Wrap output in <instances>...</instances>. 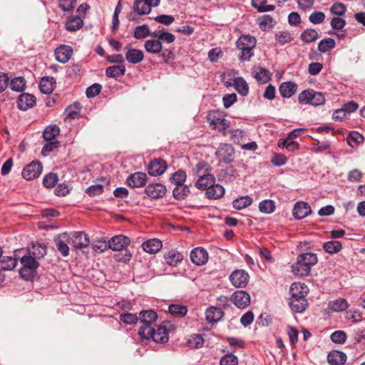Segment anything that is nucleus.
I'll list each match as a JSON object with an SVG mask.
<instances>
[{"label":"nucleus","mask_w":365,"mask_h":365,"mask_svg":"<svg viewBox=\"0 0 365 365\" xmlns=\"http://www.w3.org/2000/svg\"><path fill=\"white\" fill-rule=\"evenodd\" d=\"M158 319V314L153 310H145L139 313V320L142 325L139 328L140 337L150 336L152 328Z\"/></svg>","instance_id":"f257e3e1"},{"label":"nucleus","mask_w":365,"mask_h":365,"mask_svg":"<svg viewBox=\"0 0 365 365\" xmlns=\"http://www.w3.org/2000/svg\"><path fill=\"white\" fill-rule=\"evenodd\" d=\"M256 39L250 35L241 36L236 42L237 48L241 51L240 59L241 61H249L254 55L253 49L256 46Z\"/></svg>","instance_id":"f03ea898"},{"label":"nucleus","mask_w":365,"mask_h":365,"mask_svg":"<svg viewBox=\"0 0 365 365\" xmlns=\"http://www.w3.org/2000/svg\"><path fill=\"white\" fill-rule=\"evenodd\" d=\"M299 101L300 103L310 104L312 106H318L324 103L325 98L320 92L313 90H305L299 95Z\"/></svg>","instance_id":"7ed1b4c3"},{"label":"nucleus","mask_w":365,"mask_h":365,"mask_svg":"<svg viewBox=\"0 0 365 365\" xmlns=\"http://www.w3.org/2000/svg\"><path fill=\"white\" fill-rule=\"evenodd\" d=\"M207 119L213 129L224 131L228 127L227 120L221 112L215 110L210 112L207 115Z\"/></svg>","instance_id":"20e7f679"},{"label":"nucleus","mask_w":365,"mask_h":365,"mask_svg":"<svg viewBox=\"0 0 365 365\" xmlns=\"http://www.w3.org/2000/svg\"><path fill=\"white\" fill-rule=\"evenodd\" d=\"M231 284L237 288H244L249 282L250 276L248 273L243 269H236L230 275Z\"/></svg>","instance_id":"39448f33"},{"label":"nucleus","mask_w":365,"mask_h":365,"mask_svg":"<svg viewBox=\"0 0 365 365\" xmlns=\"http://www.w3.org/2000/svg\"><path fill=\"white\" fill-rule=\"evenodd\" d=\"M215 155L219 161L228 163L233 161L235 152L231 145L222 144L216 151Z\"/></svg>","instance_id":"423d86ee"},{"label":"nucleus","mask_w":365,"mask_h":365,"mask_svg":"<svg viewBox=\"0 0 365 365\" xmlns=\"http://www.w3.org/2000/svg\"><path fill=\"white\" fill-rule=\"evenodd\" d=\"M150 335L141 339L147 340L152 339L156 343H165L168 341V331L164 325H160L157 329L153 327Z\"/></svg>","instance_id":"0eeeda50"},{"label":"nucleus","mask_w":365,"mask_h":365,"mask_svg":"<svg viewBox=\"0 0 365 365\" xmlns=\"http://www.w3.org/2000/svg\"><path fill=\"white\" fill-rule=\"evenodd\" d=\"M130 242V239L128 237L116 235L108 242V248L113 251H123L129 245Z\"/></svg>","instance_id":"6e6552de"},{"label":"nucleus","mask_w":365,"mask_h":365,"mask_svg":"<svg viewBox=\"0 0 365 365\" xmlns=\"http://www.w3.org/2000/svg\"><path fill=\"white\" fill-rule=\"evenodd\" d=\"M56 248L63 257L69 255V247L68 244H71V237L66 232L58 235L54 239Z\"/></svg>","instance_id":"1a4fd4ad"},{"label":"nucleus","mask_w":365,"mask_h":365,"mask_svg":"<svg viewBox=\"0 0 365 365\" xmlns=\"http://www.w3.org/2000/svg\"><path fill=\"white\" fill-rule=\"evenodd\" d=\"M231 300L240 309H245L250 304V294L243 290L235 292L232 295Z\"/></svg>","instance_id":"9d476101"},{"label":"nucleus","mask_w":365,"mask_h":365,"mask_svg":"<svg viewBox=\"0 0 365 365\" xmlns=\"http://www.w3.org/2000/svg\"><path fill=\"white\" fill-rule=\"evenodd\" d=\"M42 171V166L38 162H31L22 171V176L27 180H32L39 176Z\"/></svg>","instance_id":"9b49d317"},{"label":"nucleus","mask_w":365,"mask_h":365,"mask_svg":"<svg viewBox=\"0 0 365 365\" xmlns=\"http://www.w3.org/2000/svg\"><path fill=\"white\" fill-rule=\"evenodd\" d=\"M167 169V163L162 159L152 160L148 166V172L152 176L161 175Z\"/></svg>","instance_id":"f8f14e48"},{"label":"nucleus","mask_w":365,"mask_h":365,"mask_svg":"<svg viewBox=\"0 0 365 365\" xmlns=\"http://www.w3.org/2000/svg\"><path fill=\"white\" fill-rule=\"evenodd\" d=\"M166 187L161 183H154L148 185L145 192L146 195L152 199L163 197L166 193Z\"/></svg>","instance_id":"ddd939ff"},{"label":"nucleus","mask_w":365,"mask_h":365,"mask_svg":"<svg viewBox=\"0 0 365 365\" xmlns=\"http://www.w3.org/2000/svg\"><path fill=\"white\" fill-rule=\"evenodd\" d=\"M191 261L196 265L205 264L208 259V253L206 250L201 247H196L190 253Z\"/></svg>","instance_id":"4468645a"},{"label":"nucleus","mask_w":365,"mask_h":365,"mask_svg":"<svg viewBox=\"0 0 365 365\" xmlns=\"http://www.w3.org/2000/svg\"><path fill=\"white\" fill-rule=\"evenodd\" d=\"M90 243L88 235L83 232H76L71 238V245L75 249H83L88 246Z\"/></svg>","instance_id":"2eb2a0df"},{"label":"nucleus","mask_w":365,"mask_h":365,"mask_svg":"<svg viewBox=\"0 0 365 365\" xmlns=\"http://www.w3.org/2000/svg\"><path fill=\"white\" fill-rule=\"evenodd\" d=\"M312 212V210L308 203L304 202H297L293 208L292 213L297 220L303 219Z\"/></svg>","instance_id":"dca6fc26"},{"label":"nucleus","mask_w":365,"mask_h":365,"mask_svg":"<svg viewBox=\"0 0 365 365\" xmlns=\"http://www.w3.org/2000/svg\"><path fill=\"white\" fill-rule=\"evenodd\" d=\"M73 49L69 46H61L55 51L56 59L60 63H65L71 58Z\"/></svg>","instance_id":"f3484780"},{"label":"nucleus","mask_w":365,"mask_h":365,"mask_svg":"<svg viewBox=\"0 0 365 365\" xmlns=\"http://www.w3.org/2000/svg\"><path fill=\"white\" fill-rule=\"evenodd\" d=\"M147 181V175L144 173L137 172L130 175L127 179L129 186L133 187H140L145 185Z\"/></svg>","instance_id":"a211bd4d"},{"label":"nucleus","mask_w":365,"mask_h":365,"mask_svg":"<svg viewBox=\"0 0 365 365\" xmlns=\"http://www.w3.org/2000/svg\"><path fill=\"white\" fill-rule=\"evenodd\" d=\"M36 103V97L29 93H23L20 95L18 100L19 108L22 110H26L33 107Z\"/></svg>","instance_id":"6ab92c4d"},{"label":"nucleus","mask_w":365,"mask_h":365,"mask_svg":"<svg viewBox=\"0 0 365 365\" xmlns=\"http://www.w3.org/2000/svg\"><path fill=\"white\" fill-rule=\"evenodd\" d=\"M19 259H20V262L23 264V268L36 270L39 267L38 259L30 251H27L25 255Z\"/></svg>","instance_id":"aec40b11"},{"label":"nucleus","mask_w":365,"mask_h":365,"mask_svg":"<svg viewBox=\"0 0 365 365\" xmlns=\"http://www.w3.org/2000/svg\"><path fill=\"white\" fill-rule=\"evenodd\" d=\"M214 182H215V178L210 173H207L199 177L195 182V186L200 190H207Z\"/></svg>","instance_id":"412c9836"},{"label":"nucleus","mask_w":365,"mask_h":365,"mask_svg":"<svg viewBox=\"0 0 365 365\" xmlns=\"http://www.w3.org/2000/svg\"><path fill=\"white\" fill-rule=\"evenodd\" d=\"M162 247V242L155 238L148 240L142 244L143 250L149 254H155L158 252Z\"/></svg>","instance_id":"4be33fe9"},{"label":"nucleus","mask_w":365,"mask_h":365,"mask_svg":"<svg viewBox=\"0 0 365 365\" xmlns=\"http://www.w3.org/2000/svg\"><path fill=\"white\" fill-rule=\"evenodd\" d=\"M206 320L210 324L219 322L223 317L224 312L220 308L210 307L205 312Z\"/></svg>","instance_id":"5701e85b"},{"label":"nucleus","mask_w":365,"mask_h":365,"mask_svg":"<svg viewBox=\"0 0 365 365\" xmlns=\"http://www.w3.org/2000/svg\"><path fill=\"white\" fill-rule=\"evenodd\" d=\"M289 306L294 312H302L307 306V301L305 297H290Z\"/></svg>","instance_id":"b1692460"},{"label":"nucleus","mask_w":365,"mask_h":365,"mask_svg":"<svg viewBox=\"0 0 365 365\" xmlns=\"http://www.w3.org/2000/svg\"><path fill=\"white\" fill-rule=\"evenodd\" d=\"M166 263L172 267H176L183 259V255L177 250H169L165 254Z\"/></svg>","instance_id":"393cba45"},{"label":"nucleus","mask_w":365,"mask_h":365,"mask_svg":"<svg viewBox=\"0 0 365 365\" xmlns=\"http://www.w3.org/2000/svg\"><path fill=\"white\" fill-rule=\"evenodd\" d=\"M307 292V286L299 282L292 283L289 289L290 297H306Z\"/></svg>","instance_id":"a878e982"},{"label":"nucleus","mask_w":365,"mask_h":365,"mask_svg":"<svg viewBox=\"0 0 365 365\" xmlns=\"http://www.w3.org/2000/svg\"><path fill=\"white\" fill-rule=\"evenodd\" d=\"M346 360L344 353L339 351H332L327 356V361L331 365H342Z\"/></svg>","instance_id":"bb28decb"},{"label":"nucleus","mask_w":365,"mask_h":365,"mask_svg":"<svg viewBox=\"0 0 365 365\" xmlns=\"http://www.w3.org/2000/svg\"><path fill=\"white\" fill-rule=\"evenodd\" d=\"M297 259L303 265L306 266L309 270H311V267L317 262V255L311 252L299 255Z\"/></svg>","instance_id":"cd10ccee"},{"label":"nucleus","mask_w":365,"mask_h":365,"mask_svg":"<svg viewBox=\"0 0 365 365\" xmlns=\"http://www.w3.org/2000/svg\"><path fill=\"white\" fill-rule=\"evenodd\" d=\"M225 194V188L219 185L213 183L207 189L206 195L210 199H218L222 197Z\"/></svg>","instance_id":"c85d7f7f"},{"label":"nucleus","mask_w":365,"mask_h":365,"mask_svg":"<svg viewBox=\"0 0 365 365\" xmlns=\"http://www.w3.org/2000/svg\"><path fill=\"white\" fill-rule=\"evenodd\" d=\"M150 36L155 38H157L160 41V42H165L167 43H173L175 37V36L169 33L168 31H165V30H158L154 32H153Z\"/></svg>","instance_id":"c756f323"},{"label":"nucleus","mask_w":365,"mask_h":365,"mask_svg":"<svg viewBox=\"0 0 365 365\" xmlns=\"http://www.w3.org/2000/svg\"><path fill=\"white\" fill-rule=\"evenodd\" d=\"M144 48L150 53H159L163 48L162 43L158 39H149L145 42Z\"/></svg>","instance_id":"7c9ffc66"},{"label":"nucleus","mask_w":365,"mask_h":365,"mask_svg":"<svg viewBox=\"0 0 365 365\" xmlns=\"http://www.w3.org/2000/svg\"><path fill=\"white\" fill-rule=\"evenodd\" d=\"M144 55L143 51L135 48L129 49L125 53L126 60L133 64L138 63L143 61Z\"/></svg>","instance_id":"2f4dec72"},{"label":"nucleus","mask_w":365,"mask_h":365,"mask_svg":"<svg viewBox=\"0 0 365 365\" xmlns=\"http://www.w3.org/2000/svg\"><path fill=\"white\" fill-rule=\"evenodd\" d=\"M297 91V85L292 82L282 83L279 86V93L284 98L292 96Z\"/></svg>","instance_id":"473e14b6"},{"label":"nucleus","mask_w":365,"mask_h":365,"mask_svg":"<svg viewBox=\"0 0 365 365\" xmlns=\"http://www.w3.org/2000/svg\"><path fill=\"white\" fill-rule=\"evenodd\" d=\"M54 84L55 79L53 77H43L40 81V90L45 94H49L53 91Z\"/></svg>","instance_id":"72a5a7b5"},{"label":"nucleus","mask_w":365,"mask_h":365,"mask_svg":"<svg viewBox=\"0 0 365 365\" xmlns=\"http://www.w3.org/2000/svg\"><path fill=\"white\" fill-rule=\"evenodd\" d=\"M233 86L242 96H247L249 93L248 84L242 77H238L233 80Z\"/></svg>","instance_id":"f704fd0d"},{"label":"nucleus","mask_w":365,"mask_h":365,"mask_svg":"<svg viewBox=\"0 0 365 365\" xmlns=\"http://www.w3.org/2000/svg\"><path fill=\"white\" fill-rule=\"evenodd\" d=\"M133 11L138 15H147L150 13L151 9L145 0H135L133 5Z\"/></svg>","instance_id":"c9c22d12"},{"label":"nucleus","mask_w":365,"mask_h":365,"mask_svg":"<svg viewBox=\"0 0 365 365\" xmlns=\"http://www.w3.org/2000/svg\"><path fill=\"white\" fill-rule=\"evenodd\" d=\"M125 67L123 64L109 66L106 70V75L110 78H118L125 74Z\"/></svg>","instance_id":"e433bc0d"},{"label":"nucleus","mask_w":365,"mask_h":365,"mask_svg":"<svg viewBox=\"0 0 365 365\" xmlns=\"http://www.w3.org/2000/svg\"><path fill=\"white\" fill-rule=\"evenodd\" d=\"M168 312L175 317H183L187 313V308L182 304H172L168 307Z\"/></svg>","instance_id":"4c0bfd02"},{"label":"nucleus","mask_w":365,"mask_h":365,"mask_svg":"<svg viewBox=\"0 0 365 365\" xmlns=\"http://www.w3.org/2000/svg\"><path fill=\"white\" fill-rule=\"evenodd\" d=\"M28 251H30L34 257L40 259L46 255L47 247L44 244L36 242L32 244L31 250Z\"/></svg>","instance_id":"58836bf2"},{"label":"nucleus","mask_w":365,"mask_h":365,"mask_svg":"<svg viewBox=\"0 0 365 365\" xmlns=\"http://www.w3.org/2000/svg\"><path fill=\"white\" fill-rule=\"evenodd\" d=\"M19 257H17L15 255V257H4L1 261V267L3 270H11L14 269L17 265L18 259Z\"/></svg>","instance_id":"ea45409f"},{"label":"nucleus","mask_w":365,"mask_h":365,"mask_svg":"<svg viewBox=\"0 0 365 365\" xmlns=\"http://www.w3.org/2000/svg\"><path fill=\"white\" fill-rule=\"evenodd\" d=\"M335 46L336 42L333 38H326L319 42L317 48L321 53H327L331 51Z\"/></svg>","instance_id":"a19ab883"},{"label":"nucleus","mask_w":365,"mask_h":365,"mask_svg":"<svg viewBox=\"0 0 365 365\" xmlns=\"http://www.w3.org/2000/svg\"><path fill=\"white\" fill-rule=\"evenodd\" d=\"M319 38L317 31L313 29H309L304 31L301 35L300 38L304 43H310L315 41Z\"/></svg>","instance_id":"79ce46f5"},{"label":"nucleus","mask_w":365,"mask_h":365,"mask_svg":"<svg viewBox=\"0 0 365 365\" xmlns=\"http://www.w3.org/2000/svg\"><path fill=\"white\" fill-rule=\"evenodd\" d=\"M211 170L212 168L208 163L202 161L199 162L196 166L192 168V173L193 175L200 177V175L210 173Z\"/></svg>","instance_id":"37998d69"},{"label":"nucleus","mask_w":365,"mask_h":365,"mask_svg":"<svg viewBox=\"0 0 365 365\" xmlns=\"http://www.w3.org/2000/svg\"><path fill=\"white\" fill-rule=\"evenodd\" d=\"M253 200L249 195L242 196L235 199L233 202V207L237 210L244 209L252 205Z\"/></svg>","instance_id":"c03bdc74"},{"label":"nucleus","mask_w":365,"mask_h":365,"mask_svg":"<svg viewBox=\"0 0 365 365\" xmlns=\"http://www.w3.org/2000/svg\"><path fill=\"white\" fill-rule=\"evenodd\" d=\"M60 133V128L56 125H49L44 130L43 137L46 141H52Z\"/></svg>","instance_id":"a18cd8bd"},{"label":"nucleus","mask_w":365,"mask_h":365,"mask_svg":"<svg viewBox=\"0 0 365 365\" xmlns=\"http://www.w3.org/2000/svg\"><path fill=\"white\" fill-rule=\"evenodd\" d=\"M292 272L299 277H306L310 273V270L297 259V262L292 265Z\"/></svg>","instance_id":"49530a36"},{"label":"nucleus","mask_w":365,"mask_h":365,"mask_svg":"<svg viewBox=\"0 0 365 365\" xmlns=\"http://www.w3.org/2000/svg\"><path fill=\"white\" fill-rule=\"evenodd\" d=\"M364 136L356 131H351L346 138L347 143L352 148L364 142Z\"/></svg>","instance_id":"de8ad7c7"},{"label":"nucleus","mask_w":365,"mask_h":365,"mask_svg":"<svg viewBox=\"0 0 365 365\" xmlns=\"http://www.w3.org/2000/svg\"><path fill=\"white\" fill-rule=\"evenodd\" d=\"M348 307V302L346 299L339 298L329 303V308L334 312H341Z\"/></svg>","instance_id":"09e8293b"},{"label":"nucleus","mask_w":365,"mask_h":365,"mask_svg":"<svg viewBox=\"0 0 365 365\" xmlns=\"http://www.w3.org/2000/svg\"><path fill=\"white\" fill-rule=\"evenodd\" d=\"M83 20L78 16L69 19L66 24V28L69 31H76L83 26Z\"/></svg>","instance_id":"8fccbe9b"},{"label":"nucleus","mask_w":365,"mask_h":365,"mask_svg":"<svg viewBox=\"0 0 365 365\" xmlns=\"http://www.w3.org/2000/svg\"><path fill=\"white\" fill-rule=\"evenodd\" d=\"M341 247V243L339 241H329L323 245L324 250L331 255L338 253Z\"/></svg>","instance_id":"3c124183"},{"label":"nucleus","mask_w":365,"mask_h":365,"mask_svg":"<svg viewBox=\"0 0 365 365\" xmlns=\"http://www.w3.org/2000/svg\"><path fill=\"white\" fill-rule=\"evenodd\" d=\"M259 210L261 212L271 214L275 210V203L272 200H264L259 202Z\"/></svg>","instance_id":"603ef678"},{"label":"nucleus","mask_w":365,"mask_h":365,"mask_svg":"<svg viewBox=\"0 0 365 365\" xmlns=\"http://www.w3.org/2000/svg\"><path fill=\"white\" fill-rule=\"evenodd\" d=\"M190 192V190L187 185H176L173 189V197L177 200L184 199Z\"/></svg>","instance_id":"864d4df0"},{"label":"nucleus","mask_w":365,"mask_h":365,"mask_svg":"<svg viewBox=\"0 0 365 365\" xmlns=\"http://www.w3.org/2000/svg\"><path fill=\"white\" fill-rule=\"evenodd\" d=\"M203 344L204 339L200 334H192L187 341V344L190 348H200L202 346Z\"/></svg>","instance_id":"5fc2aeb1"},{"label":"nucleus","mask_w":365,"mask_h":365,"mask_svg":"<svg viewBox=\"0 0 365 365\" xmlns=\"http://www.w3.org/2000/svg\"><path fill=\"white\" fill-rule=\"evenodd\" d=\"M259 24L262 29L267 30L272 28L275 21L271 16L264 15L259 19Z\"/></svg>","instance_id":"6e6d98bb"},{"label":"nucleus","mask_w":365,"mask_h":365,"mask_svg":"<svg viewBox=\"0 0 365 365\" xmlns=\"http://www.w3.org/2000/svg\"><path fill=\"white\" fill-rule=\"evenodd\" d=\"M330 12L336 16H343L346 11V6L341 2H335L329 9Z\"/></svg>","instance_id":"4d7b16f0"},{"label":"nucleus","mask_w":365,"mask_h":365,"mask_svg":"<svg viewBox=\"0 0 365 365\" xmlns=\"http://www.w3.org/2000/svg\"><path fill=\"white\" fill-rule=\"evenodd\" d=\"M119 318L120 321L128 325L135 324L139 320V316L128 312L120 314Z\"/></svg>","instance_id":"13d9d810"},{"label":"nucleus","mask_w":365,"mask_h":365,"mask_svg":"<svg viewBox=\"0 0 365 365\" xmlns=\"http://www.w3.org/2000/svg\"><path fill=\"white\" fill-rule=\"evenodd\" d=\"M26 81L23 77L14 78L11 80L9 87L11 90L21 92L25 87Z\"/></svg>","instance_id":"bf43d9fd"},{"label":"nucleus","mask_w":365,"mask_h":365,"mask_svg":"<svg viewBox=\"0 0 365 365\" xmlns=\"http://www.w3.org/2000/svg\"><path fill=\"white\" fill-rule=\"evenodd\" d=\"M186 177L187 175L185 172L179 170L173 174L171 177V180L176 185H184V182L186 180Z\"/></svg>","instance_id":"052dcab7"},{"label":"nucleus","mask_w":365,"mask_h":365,"mask_svg":"<svg viewBox=\"0 0 365 365\" xmlns=\"http://www.w3.org/2000/svg\"><path fill=\"white\" fill-rule=\"evenodd\" d=\"M58 180V175L56 173H51L43 178V184L45 187L51 188L56 184Z\"/></svg>","instance_id":"680f3d73"},{"label":"nucleus","mask_w":365,"mask_h":365,"mask_svg":"<svg viewBox=\"0 0 365 365\" xmlns=\"http://www.w3.org/2000/svg\"><path fill=\"white\" fill-rule=\"evenodd\" d=\"M150 34V30L147 25L137 26L134 31L135 38L140 39L147 37Z\"/></svg>","instance_id":"e2e57ef3"},{"label":"nucleus","mask_w":365,"mask_h":365,"mask_svg":"<svg viewBox=\"0 0 365 365\" xmlns=\"http://www.w3.org/2000/svg\"><path fill=\"white\" fill-rule=\"evenodd\" d=\"M325 14L322 11H315L309 16V20L313 24H319L324 21Z\"/></svg>","instance_id":"0e129e2a"},{"label":"nucleus","mask_w":365,"mask_h":365,"mask_svg":"<svg viewBox=\"0 0 365 365\" xmlns=\"http://www.w3.org/2000/svg\"><path fill=\"white\" fill-rule=\"evenodd\" d=\"M238 359L232 354H228L222 356L220 359V365H237Z\"/></svg>","instance_id":"69168bd1"},{"label":"nucleus","mask_w":365,"mask_h":365,"mask_svg":"<svg viewBox=\"0 0 365 365\" xmlns=\"http://www.w3.org/2000/svg\"><path fill=\"white\" fill-rule=\"evenodd\" d=\"M255 78L257 81L264 83L267 82L270 78L269 72L265 68H259V70L255 73Z\"/></svg>","instance_id":"338daca9"},{"label":"nucleus","mask_w":365,"mask_h":365,"mask_svg":"<svg viewBox=\"0 0 365 365\" xmlns=\"http://www.w3.org/2000/svg\"><path fill=\"white\" fill-rule=\"evenodd\" d=\"M48 143H46L42 148L41 153L43 155L46 156L48 155L51 152L53 151L59 146V142L58 140L54 141H48Z\"/></svg>","instance_id":"774afa93"}]
</instances>
